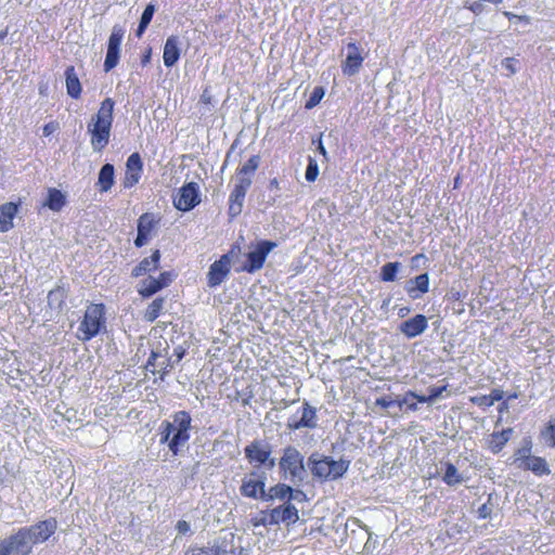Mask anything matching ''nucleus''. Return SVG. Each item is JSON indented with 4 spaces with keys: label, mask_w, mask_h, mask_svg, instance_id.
I'll return each mask as SVG.
<instances>
[{
    "label": "nucleus",
    "mask_w": 555,
    "mask_h": 555,
    "mask_svg": "<svg viewBox=\"0 0 555 555\" xmlns=\"http://www.w3.org/2000/svg\"><path fill=\"white\" fill-rule=\"evenodd\" d=\"M115 104L114 99L105 98L87 124L90 145L94 152L101 153L109 144Z\"/></svg>",
    "instance_id": "f257e3e1"
},
{
    "label": "nucleus",
    "mask_w": 555,
    "mask_h": 555,
    "mask_svg": "<svg viewBox=\"0 0 555 555\" xmlns=\"http://www.w3.org/2000/svg\"><path fill=\"white\" fill-rule=\"evenodd\" d=\"M192 417L188 411H178L172 414V422L163 421L159 427L160 443L167 444L172 455H178L181 448L191 438Z\"/></svg>",
    "instance_id": "f03ea898"
},
{
    "label": "nucleus",
    "mask_w": 555,
    "mask_h": 555,
    "mask_svg": "<svg viewBox=\"0 0 555 555\" xmlns=\"http://www.w3.org/2000/svg\"><path fill=\"white\" fill-rule=\"evenodd\" d=\"M106 331V308L103 302H91L87 306L79 322L76 337L87 343Z\"/></svg>",
    "instance_id": "7ed1b4c3"
},
{
    "label": "nucleus",
    "mask_w": 555,
    "mask_h": 555,
    "mask_svg": "<svg viewBox=\"0 0 555 555\" xmlns=\"http://www.w3.org/2000/svg\"><path fill=\"white\" fill-rule=\"evenodd\" d=\"M310 472L312 476L324 482L341 478L350 466L348 460H334L331 456L323 455L320 459H309Z\"/></svg>",
    "instance_id": "20e7f679"
},
{
    "label": "nucleus",
    "mask_w": 555,
    "mask_h": 555,
    "mask_svg": "<svg viewBox=\"0 0 555 555\" xmlns=\"http://www.w3.org/2000/svg\"><path fill=\"white\" fill-rule=\"evenodd\" d=\"M279 466L283 478L295 482L305 472L304 456L295 447L288 446L283 450Z\"/></svg>",
    "instance_id": "39448f33"
},
{
    "label": "nucleus",
    "mask_w": 555,
    "mask_h": 555,
    "mask_svg": "<svg viewBox=\"0 0 555 555\" xmlns=\"http://www.w3.org/2000/svg\"><path fill=\"white\" fill-rule=\"evenodd\" d=\"M278 246L273 241L261 240L253 250L245 255V261L238 271L254 273L263 268L268 255Z\"/></svg>",
    "instance_id": "423d86ee"
},
{
    "label": "nucleus",
    "mask_w": 555,
    "mask_h": 555,
    "mask_svg": "<svg viewBox=\"0 0 555 555\" xmlns=\"http://www.w3.org/2000/svg\"><path fill=\"white\" fill-rule=\"evenodd\" d=\"M125 36V29L120 25H114L107 42V51L104 61V70L111 72L117 66L120 59V47Z\"/></svg>",
    "instance_id": "0eeeda50"
},
{
    "label": "nucleus",
    "mask_w": 555,
    "mask_h": 555,
    "mask_svg": "<svg viewBox=\"0 0 555 555\" xmlns=\"http://www.w3.org/2000/svg\"><path fill=\"white\" fill-rule=\"evenodd\" d=\"M57 528V521L55 518H49L31 525L29 527L22 528L25 531L31 546L43 543L52 537Z\"/></svg>",
    "instance_id": "6e6552de"
},
{
    "label": "nucleus",
    "mask_w": 555,
    "mask_h": 555,
    "mask_svg": "<svg viewBox=\"0 0 555 555\" xmlns=\"http://www.w3.org/2000/svg\"><path fill=\"white\" fill-rule=\"evenodd\" d=\"M173 279L175 274L171 271L160 272L157 278L149 276L141 281L138 287V294L144 299L151 298L156 293L169 286L173 282Z\"/></svg>",
    "instance_id": "1a4fd4ad"
},
{
    "label": "nucleus",
    "mask_w": 555,
    "mask_h": 555,
    "mask_svg": "<svg viewBox=\"0 0 555 555\" xmlns=\"http://www.w3.org/2000/svg\"><path fill=\"white\" fill-rule=\"evenodd\" d=\"M201 203L198 185L196 182L184 184L173 198L175 207L181 211H189Z\"/></svg>",
    "instance_id": "9d476101"
},
{
    "label": "nucleus",
    "mask_w": 555,
    "mask_h": 555,
    "mask_svg": "<svg viewBox=\"0 0 555 555\" xmlns=\"http://www.w3.org/2000/svg\"><path fill=\"white\" fill-rule=\"evenodd\" d=\"M297 413L301 414L300 418H297L296 415H293L287 421V428L289 430H299L301 428L313 429L317 427V409L311 406L309 402L305 401Z\"/></svg>",
    "instance_id": "9b49d317"
},
{
    "label": "nucleus",
    "mask_w": 555,
    "mask_h": 555,
    "mask_svg": "<svg viewBox=\"0 0 555 555\" xmlns=\"http://www.w3.org/2000/svg\"><path fill=\"white\" fill-rule=\"evenodd\" d=\"M250 185V177L238 178L229 196V214L231 217H235L242 212L243 203Z\"/></svg>",
    "instance_id": "f8f14e48"
},
{
    "label": "nucleus",
    "mask_w": 555,
    "mask_h": 555,
    "mask_svg": "<svg viewBox=\"0 0 555 555\" xmlns=\"http://www.w3.org/2000/svg\"><path fill=\"white\" fill-rule=\"evenodd\" d=\"M231 271L230 254L222 255L218 260L214 261L207 273V284L209 287L219 286L229 275Z\"/></svg>",
    "instance_id": "ddd939ff"
},
{
    "label": "nucleus",
    "mask_w": 555,
    "mask_h": 555,
    "mask_svg": "<svg viewBox=\"0 0 555 555\" xmlns=\"http://www.w3.org/2000/svg\"><path fill=\"white\" fill-rule=\"evenodd\" d=\"M158 222L159 219L152 212H144L139 217L137 224L138 234L134 240L135 247L140 248L149 242Z\"/></svg>",
    "instance_id": "4468645a"
},
{
    "label": "nucleus",
    "mask_w": 555,
    "mask_h": 555,
    "mask_svg": "<svg viewBox=\"0 0 555 555\" xmlns=\"http://www.w3.org/2000/svg\"><path fill=\"white\" fill-rule=\"evenodd\" d=\"M245 456L250 464L257 466L269 463V467L272 468L275 465L274 459H271V449L269 446L263 447L260 441H253L244 449Z\"/></svg>",
    "instance_id": "2eb2a0df"
},
{
    "label": "nucleus",
    "mask_w": 555,
    "mask_h": 555,
    "mask_svg": "<svg viewBox=\"0 0 555 555\" xmlns=\"http://www.w3.org/2000/svg\"><path fill=\"white\" fill-rule=\"evenodd\" d=\"M143 173V162L138 152L132 153L126 162V170L122 179V186L131 189L137 185Z\"/></svg>",
    "instance_id": "dca6fc26"
},
{
    "label": "nucleus",
    "mask_w": 555,
    "mask_h": 555,
    "mask_svg": "<svg viewBox=\"0 0 555 555\" xmlns=\"http://www.w3.org/2000/svg\"><path fill=\"white\" fill-rule=\"evenodd\" d=\"M2 543L3 547L9 551V555H29L33 551V546L22 528L3 539Z\"/></svg>",
    "instance_id": "f3484780"
},
{
    "label": "nucleus",
    "mask_w": 555,
    "mask_h": 555,
    "mask_svg": "<svg viewBox=\"0 0 555 555\" xmlns=\"http://www.w3.org/2000/svg\"><path fill=\"white\" fill-rule=\"evenodd\" d=\"M349 53L341 64V69L345 75L352 76L357 74L364 61L361 54V49L356 42L348 43Z\"/></svg>",
    "instance_id": "a211bd4d"
},
{
    "label": "nucleus",
    "mask_w": 555,
    "mask_h": 555,
    "mask_svg": "<svg viewBox=\"0 0 555 555\" xmlns=\"http://www.w3.org/2000/svg\"><path fill=\"white\" fill-rule=\"evenodd\" d=\"M428 327V320L424 314H416L403 321L399 330L406 338H414L423 334Z\"/></svg>",
    "instance_id": "6ab92c4d"
},
{
    "label": "nucleus",
    "mask_w": 555,
    "mask_h": 555,
    "mask_svg": "<svg viewBox=\"0 0 555 555\" xmlns=\"http://www.w3.org/2000/svg\"><path fill=\"white\" fill-rule=\"evenodd\" d=\"M20 206L21 202H8L0 205V233H5L13 229V221L18 212Z\"/></svg>",
    "instance_id": "aec40b11"
},
{
    "label": "nucleus",
    "mask_w": 555,
    "mask_h": 555,
    "mask_svg": "<svg viewBox=\"0 0 555 555\" xmlns=\"http://www.w3.org/2000/svg\"><path fill=\"white\" fill-rule=\"evenodd\" d=\"M160 250L155 249L152 251L151 256L143 258L133 269L131 275L133 278H139L144 274L155 272L159 268L160 262Z\"/></svg>",
    "instance_id": "412c9836"
},
{
    "label": "nucleus",
    "mask_w": 555,
    "mask_h": 555,
    "mask_svg": "<svg viewBox=\"0 0 555 555\" xmlns=\"http://www.w3.org/2000/svg\"><path fill=\"white\" fill-rule=\"evenodd\" d=\"M448 388V385H443V386H434V387H430L428 389L429 391V395L428 396H425V395H418L412 390H409L405 392L403 399H401L400 401H398V406L399 408H402L403 405V402H408V398H412L414 400H417L420 403H430L433 401H435L437 398H439Z\"/></svg>",
    "instance_id": "4be33fe9"
},
{
    "label": "nucleus",
    "mask_w": 555,
    "mask_h": 555,
    "mask_svg": "<svg viewBox=\"0 0 555 555\" xmlns=\"http://www.w3.org/2000/svg\"><path fill=\"white\" fill-rule=\"evenodd\" d=\"M513 435V428L493 431L487 439V447L493 454H499Z\"/></svg>",
    "instance_id": "5701e85b"
},
{
    "label": "nucleus",
    "mask_w": 555,
    "mask_h": 555,
    "mask_svg": "<svg viewBox=\"0 0 555 555\" xmlns=\"http://www.w3.org/2000/svg\"><path fill=\"white\" fill-rule=\"evenodd\" d=\"M179 38L169 36L164 46L163 60L166 67H172L180 59Z\"/></svg>",
    "instance_id": "b1692460"
},
{
    "label": "nucleus",
    "mask_w": 555,
    "mask_h": 555,
    "mask_svg": "<svg viewBox=\"0 0 555 555\" xmlns=\"http://www.w3.org/2000/svg\"><path fill=\"white\" fill-rule=\"evenodd\" d=\"M429 291V275L422 273L414 278L406 286V293L412 299L420 298Z\"/></svg>",
    "instance_id": "393cba45"
},
{
    "label": "nucleus",
    "mask_w": 555,
    "mask_h": 555,
    "mask_svg": "<svg viewBox=\"0 0 555 555\" xmlns=\"http://www.w3.org/2000/svg\"><path fill=\"white\" fill-rule=\"evenodd\" d=\"M65 78H66L67 94L72 99H75V100L79 99L81 95L82 88H81L80 80H79L78 76L76 75L75 67L73 65L68 66L65 69Z\"/></svg>",
    "instance_id": "a878e982"
},
{
    "label": "nucleus",
    "mask_w": 555,
    "mask_h": 555,
    "mask_svg": "<svg viewBox=\"0 0 555 555\" xmlns=\"http://www.w3.org/2000/svg\"><path fill=\"white\" fill-rule=\"evenodd\" d=\"M504 398V391L500 388H493L490 395L473 396L469 401L478 405L479 408L487 409L494 404L496 401H502Z\"/></svg>",
    "instance_id": "bb28decb"
},
{
    "label": "nucleus",
    "mask_w": 555,
    "mask_h": 555,
    "mask_svg": "<svg viewBox=\"0 0 555 555\" xmlns=\"http://www.w3.org/2000/svg\"><path fill=\"white\" fill-rule=\"evenodd\" d=\"M115 182V169L112 164L102 166L99 172L98 185L101 193L108 192Z\"/></svg>",
    "instance_id": "cd10ccee"
},
{
    "label": "nucleus",
    "mask_w": 555,
    "mask_h": 555,
    "mask_svg": "<svg viewBox=\"0 0 555 555\" xmlns=\"http://www.w3.org/2000/svg\"><path fill=\"white\" fill-rule=\"evenodd\" d=\"M532 451V442L530 439H525L522 446L518 448L513 456V461L511 464L516 465V467L522 469V465H528L529 460H531Z\"/></svg>",
    "instance_id": "c85d7f7f"
},
{
    "label": "nucleus",
    "mask_w": 555,
    "mask_h": 555,
    "mask_svg": "<svg viewBox=\"0 0 555 555\" xmlns=\"http://www.w3.org/2000/svg\"><path fill=\"white\" fill-rule=\"evenodd\" d=\"M66 205V196L55 188L48 189V196L43 206L48 207L52 211H60Z\"/></svg>",
    "instance_id": "c756f323"
},
{
    "label": "nucleus",
    "mask_w": 555,
    "mask_h": 555,
    "mask_svg": "<svg viewBox=\"0 0 555 555\" xmlns=\"http://www.w3.org/2000/svg\"><path fill=\"white\" fill-rule=\"evenodd\" d=\"M241 493L244 496L256 499L259 493H264V481L262 479L244 480L241 486Z\"/></svg>",
    "instance_id": "7c9ffc66"
},
{
    "label": "nucleus",
    "mask_w": 555,
    "mask_h": 555,
    "mask_svg": "<svg viewBox=\"0 0 555 555\" xmlns=\"http://www.w3.org/2000/svg\"><path fill=\"white\" fill-rule=\"evenodd\" d=\"M522 470H530L537 476L548 475L551 473L545 459L532 455L528 465H522Z\"/></svg>",
    "instance_id": "2f4dec72"
},
{
    "label": "nucleus",
    "mask_w": 555,
    "mask_h": 555,
    "mask_svg": "<svg viewBox=\"0 0 555 555\" xmlns=\"http://www.w3.org/2000/svg\"><path fill=\"white\" fill-rule=\"evenodd\" d=\"M165 305L163 297L155 298L145 309L143 318L146 322L153 323L162 313Z\"/></svg>",
    "instance_id": "473e14b6"
},
{
    "label": "nucleus",
    "mask_w": 555,
    "mask_h": 555,
    "mask_svg": "<svg viewBox=\"0 0 555 555\" xmlns=\"http://www.w3.org/2000/svg\"><path fill=\"white\" fill-rule=\"evenodd\" d=\"M270 492L272 498L286 501V503H289L293 499H297V496H294V489L285 483L273 486Z\"/></svg>",
    "instance_id": "72a5a7b5"
},
{
    "label": "nucleus",
    "mask_w": 555,
    "mask_h": 555,
    "mask_svg": "<svg viewBox=\"0 0 555 555\" xmlns=\"http://www.w3.org/2000/svg\"><path fill=\"white\" fill-rule=\"evenodd\" d=\"M155 5L153 3H149L142 15H141V18H140V23H139V26L137 28V36L138 37H141L143 35V33L146 30L147 26L150 25L152 18H153V15L155 13Z\"/></svg>",
    "instance_id": "f704fd0d"
},
{
    "label": "nucleus",
    "mask_w": 555,
    "mask_h": 555,
    "mask_svg": "<svg viewBox=\"0 0 555 555\" xmlns=\"http://www.w3.org/2000/svg\"><path fill=\"white\" fill-rule=\"evenodd\" d=\"M540 435L548 447L555 448V416H552L543 426Z\"/></svg>",
    "instance_id": "c9c22d12"
},
{
    "label": "nucleus",
    "mask_w": 555,
    "mask_h": 555,
    "mask_svg": "<svg viewBox=\"0 0 555 555\" xmlns=\"http://www.w3.org/2000/svg\"><path fill=\"white\" fill-rule=\"evenodd\" d=\"M283 522L295 524L299 519V513L291 502L279 506Z\"/></svg>",
    "instance_id": "e433bc0d"
},
{
    "label": "nucleus",
    "mask_w": 555,
    "mask_h": 555,
    "mask_svg": "<svg viewBox=\"0 0 555 555\" xmlns=\"http://www.w3.org/2000/svg\"><path fill=\"white\" fill-rule=\"evenodd\" d=\"M280 522H283V519H282V516H281V511L278 507L271 509L269 513H266L264 516L258 520V521H255L254 525L255 526H267V525H278Z\"/></svg>",
    "instance_id": "4c0bfd02"
},
{
    "label": "nucleus",
    "mask_w": 555,
    "mask_h": 555,
    "mask_svg": "<svg viewBox=\"0 0 555 555\" xmlns=\"http://www.w3.org/2000/svg\"><path fill=\"white\" fill-rule=\"evenodd\" d=\"M260 157L258 155L251 156L241 168L237 169L236 173L238 178L245 176H251L259 167Z\"/></svg>",
    "instance_id": "58836bf2"
},
{
    "label": "nucleus",
    "mask_w": 555,
    "mask_h": 555,
    "mask_svg": "<svg viewBox=\"0 0 555 555\" xmlns=\"http://www.w3.org/2000/svg\"><path fill=\"white\" fill-rule=\"evenodd\" d=\"M399 268H400V263L397 261L385 263L380 270V280L384 282L395 281L397 273L399 271Z\"/></svg>",
    "instance_id": "ea45409f"
},
{
    "label": "nucleus",
    "mask_w": 555,
    "mask_h": 555,
    "mask_svg": "<svg viewBox=\"0 0 555 555\" xmlns=\"http://www.w3.org/2000/svg\"><path fill=\"white\" fill-rule=\"evenodd\" d=\"M462 480H463V478L459 474L457 468L452 463H447L446 472L443 475V481L448 486H454V485L461 483Z\"/></svg>",
    "instance_id": "a19ab883"
},
{
    "label": "nucleus",
    "mask_w": 555,
    "mask_h": 555,
    "mask_svg": "<svg viewBox=\"0 0 555 555\" xmlns=\"http://www.w3.org/2000/svg\"><path fill=\"white\" fill-rule=\"evenodd\" d=\"M324 94H325V91H324L323 87H321V86L314 87L309 99L305 103V107L307 109H311V108L315 107L321 102Z\"/></svg>",
    "instance_id": "79ce46f5"
},
{
    "label": "nucleus",
    "mask_w": 555,
    "mask_h": 555,
    "mask_svg": "<svg viewBox=\"0 0 555 555\" xmlns=\"http://www.w3.org/2000/svg\"><path fill=\"white\" fill-rule=\"evenodd\" d=\"M319 167L317 162L313 158H309V163L306 169V180L308 182H313L318 178Z\"/></svg>",
    "instance_id": "37998d69"
},
{
    "label": "nucleus",
    "mask_w": 555,
    "mask_h": 555,
    "mask_svg": "<svg viewBox=\"0 0 555 555\" xmlns=\"http://www.w3.org/2000/svg\"><path fill=\"white\" fill-rule=\"evenodd\" d=\"M399 400H392L390 397H380L375 400V404L384 410H387L393 404L398 405Z\"/></svg>",
    "instance_id": "c03bdc74"
},
{
    "label": "nucleus",
    "mask_w": 555,
    "mask_h": 555,
    "mask_svg": "<svg viewBox=\"0 0 555 555\" xmlns=\"http://www.w3.org/2000/svg\"><path fill=\"white\" fill-rule=\"evenodd\" d=\"M59 127H60V125L55 120L46 124L42 127V134H43V137H50L51 134H53L59 129Z\"/></svg>",
    "instance_id": "a18cd8bd"
},
{
    "label": "nucleus",
    "mask_w": 555,
    "mask_h": 555,
    "mask_svg": "<svg viewBox=\"0 0 555 555\" xmlns=\"http://www.w3.org/2000/svg\"><path fill=\"white\" fill-rule=\"evenodd\" d=\"M185 555H211V550L208 548V547H197V546H193V547H190L186 552H185Z\"/></svg>",
    "instance_id": "49530a36"
},
{
    "label": "nucleus",
    "mask_w": 555,
    "mask_h": 555,
    "mask_svg": "<svg viewBox=\"0 0 555 555\" xmlns=\"http://www.w3.org/2000/svg\"><path fill=\"white\" fill-rule=\"evenodd\" d=\"M516 63L517 60L515 57H506L502 64L508 70L509 75H513L516 73Z\"/></svg>",
    "instance_id": "de8ad7c7"
},
{
    "label": "nucleus",
    "mask_w": 555,
    "mask_h": 555,
    "mask_svg": "<svg viewBox=\"0 0 555 555\" xmlns=\"http://www.w3.org/2000/svg\"><path fill=\"white\" fill-rule=\"evenodd\" d=\"M490 515H491V507L489 506V504H488V503L482 504V505L478 508V517H479V518H481V519H486V518H488Z\"/></svg>",
    "instance_id": "09e8293b"
},
{
    "label": "nucleus",
    "mask_w": 555,
    "mask_h": 555,
    "mask_svg": "<svg viewBox=\"0 0 555 555\" xmlns=\"http://www.w3.org/2000/svg\"><path fill=\"white\" fill-rule=\"evenodd\" d=\"M176 528L181 534H185L191 530L190 524L186 520H179Z\"/></svg>",
    "instance_id": "8fccbe9b"
},
{
    "label": "nucleus",
    "mask_w": 555,
    "mask_h": 555,
    "mask_svg": "<svg viewBox=\"0 0 555 555\" xmlns=\"http://www.w3.org/2000/svg\"><path fill=\"white\" fill-rule=\"evenodd\" d=\"M467 9L475 14H480L483 11V5L480 1H474L473 3L467 5Z\"/></svg>",
    "instance_id": "3c124183"
},
{
    "label": "nucleus",
    "mask_w": 555,
    "mask_h": 555,
    "mask_svg": "<svg viewBox=\"0 0 555 555\" xmlns=\"http://www.w3.org/2000/svg\"><path fill=\"white\" fill-rule=\"evenodd\" d=\"M294 496H297V499H295V500L299 501V502H302L306 500V494L301 490H294Z\"/></svg>",
    "instance_id": "603ef678"
},
{
    "label": "nucleus",
    "mask_w": 555,
    "mask_h": 555,
    "mask_svg": "<svg viewBox=\"0 0 555 555\" xmlns=\"http://www.w3.org/2000/svg\"><path fill=\"white\" fill-rule=\"evenodd\" d=\"M270 190H280V182L276 178H273L269 181Z\"/></svg>",
    "instance_id": "864d4df0"
},
{
    "label": "nucleus",
    "mask_w": 555,
    "mask_h": 555,
    "mask_svg": "<svg viewBox=\"0 0 555 555\" xmlns=\"http://www.w3.org/2000/svg\"><path fill=\"white\" fill-rule=\"evenodd\" d=\"M405 403H406V409L408 410L413 411V412L417 411V409H418V406H417L418 401L417 400L414 401V402H410L408 400V402H405Z\"/></svg>",
    "instance_id": "5fc2aeb1"
},
{
    "label": "nucleus",
    "mask_w": 555,
    "mask_h": 555,
    "mask_svg": "<svg viewBox=\"0 0 555 555\" xmlns=\"http://www.w3.org/2000/svg\"><path fill=\"white\" fill-rule=\"evenodd\" d=\"M517 21L519 22H522L525 24H529L530 23V17L527 16V15H517Z\"/></svg>",
    "instance_id": "6e6d98bb"
},
{
    "label": "nucleus",
    "mask_w": 555,
    "mask_h": 555,
    "mask_svg": "<svg viewBox=\"0 0 555 555\" xmlns=\"http://www.w3.org/2000/svg\"><path fill=\"white\" fill-rule=\"evenodd\" d=\"M151 60V50H149L142 57V64L146 65Z\"/></svg>",
    "instance_id": "4d7b16f0"
},
{
    "label": "nucleus",
    "mask_w": 555,
    "mask_h": 555,
    "mask_svg": "<svg viewBox=\"0 0 555 555\" xmlns=\"http://www.w3.org/2000/svg\"><path fill=\"white\" fill-rule=\"evenodd\" d=\"M504 15H505L509 21H512V20H516V18H517V14H514V13L508 12V11H505V12H504Z\"/></svg>",
    "instance_id": "13d9d810"
},
{
    "label": "nucleus",
    "mask_w": 555,
    "mask_h": 555,
    "mask_svg": "<svg viewBox=\"0 0 555 555\" xmlns=\"http://www.w3.org/2000/svg\"><path fill=\"white\" fill-rule=\"evenodd\" d=\"M318 150L319 152L322 154V155H326V150L324 147V145L322 144V141H319V146H318Z\"/></svg>",
    "instance_id": "bf43d9fd"
},
{
    "label": "nucleus",
    "mask_w": 555,
    "mask_h": 555,
    "mask_svg": "<svg viewBox=\"0 0 555 555\" xmlns=\"http://www.w3.org/2000/svg\"><path fill=\"white\" fill-rule=\"evenodd\" d=\"M507 409V401L504 400L500 406H499V412L502 413L503 411H505Z\"/></svg>",
    "instance_id": "052dcab7"
},
{
    "label": "nucleus",
    "mask_w": 555,
    "mask_h": 555,
    "mask_svg": "<svg viewBox=\"0 0 555 555\" xmlns=\"http://www.w3.org/2000/svg\"><path fill=\"white\" fill-rule=\"evenodd\" d=\"M0 555H9V551L3 547L2 540L0 541Z\"/></svg>",
    "instance_id": "680f3d73"
},
{
    "label": "nucleus",
    "mask_w": 555,
    "mask_h": 555,
    "mask_svg": "<svg viewBox=\"0 0 555 555\" xmlns=\"http://www.w3.org/2000/svg\"><path fill=\"white\" fill-rule=\"evenodd\" d=\"M460 184H461V177H460V175H457V176L454 178V185H453V188H454V189H457V188L460 186Z\"/></svg>",
    "instance_id": "e2e57ef3"
},
{
    "label": "nucleus",
    "mask_w": 555,
    "mask_h": 555,
    "mask_svg": "<svg viewBox=\"0 0 555 555\" xmlns=\"http://www.w3.org/2000/svg\"><path fill=\"white\" fill-rule=\"evenodd\" d=\"M8 36V28L0 31V41L3 40Z\"/></svg>",
    "instance_id": "0e129e2a"
},
{
    "label": "nucleus",
    "mask_w": 555,
    "mask_h": 555,
    "mask_svg": "<svg viewBox=\"0 0 555 555\" xmlns=\"http://www.w3.org/2000/svg\"><path fill=\"white\" fill-rule=\"evenodd\" d=\"M406 312H409V308L400 309L399 315L404 317Z\"/></svg>",
    "instance_id": "69168bd1"
},
{
    "label": "nucleus",
    "mask_w": 555,
    "mask_h": 555,
    "mask_svg": "<svg viewBox=\"0 0 555 555\" xmlns=\"http://www.w3.org/2000/svg\"><path fill=\"white\" fill-rule=\"evenodd\" d=\"M202 102L208 104L210 103V98H205L204 95L202 96Z\"/></svg>",
    "instance_id": "338daca9"
},
{
    "label": "nucleus",
    "mask_w": 555,
    "mask_h": 555,
    "mask_svg": "<svg viewBox=\"0 0 555 555\" xmlns=\"http://www.w3.org/2000/svg\"><path fill=\"white\" fill-rule=\"evenodd\" d=\"M422 257H423V255H422V254H417L416 256H414V257H413V260H417V259H420V258H422Z\"/></svg>",
    "instance_id": "774afa93"
}]
</instances>
